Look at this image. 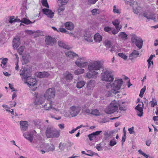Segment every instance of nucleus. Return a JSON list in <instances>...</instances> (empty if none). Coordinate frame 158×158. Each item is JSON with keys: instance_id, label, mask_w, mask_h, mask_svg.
Wrapping results in <instances>:
<instances>
[{"instance_id": "f257e3e1", "label": "nucleus", "mask_w": 158, "mask_h": 158, "mask_svg": "<svg viewBox=\"0 0 158 158\" xmlns=\"http://www.w3.org/2000/svg\"><path fill=\"white\" fill-rule=\"evenodd\" d=\"M101 67L99 61H93L88 65V69L89 71L87 73L86 77L89 78H94L98 73L96 71L100 69Z\"/></svg>"}, {"instance_id": "f03ea898", "label": "nucleus", "mask_w": 158, "mask_h": 158, "mask_svg": "<svg viewBox=\"0 0 158 158\" xmlns=\"http://www.w3.org/2000/svg\"><path fill=\"white\" fill-rule=\"evenodd\" d=\"M23 80H24L25 84H27L33 91H35L37 88L36 80L35 79L30 78V76L24 77H22Z\"/></svg>"}, {"instance_id": "7ed1b4c3", "label": "nucleus", "mask_w": 158, "mask_h": 158, "mask_svg": "<svg viewBox=\"0 0 158 158\" xmlns=\"http://www.w3.org/2000/svg\"><path fill=\"white\" fill-rule=\"evenodd\" d=\"M45 135L48 138H58L60 135V132L52 127H48L45 131Z\"/></svg>"}, {"instance_id": "20e7f679", "label": "nucleus", "mask_w": 158, "mask_h": 158, "mask_svg": "<svg viewBox=\"0 0 158 158\" xmlns=\"http://www.w3.org/2000/svg\"><path fill=\"white\" fill-rule=\"evenodd\" d=\"M123 83V81L122 79L115 80L112 85L108 84L106 85V87L107 88H108L109 87H113V89L111 90V92L114 93H116L117 92L116 90H118L120 89Z\"/></svg>"}, {"instance_id": "39448f33", "label": "nucleus", "mask_w": 158, "mask_h": 158, "mask_svg": "<svg viewBox=\"0 0 158 158\" xmlns=\"http://www.w3.org/2000/svg\"><path fill=\"white\" fill-rule=\"evenodd\" d=\"M118 103L116 101H112L109 106L106 108L105 111L108 114L114 113L118 109Z\"/></svg>"}, {"instance_id": "423d86ee", "label": "nucleus", "mask_w": 158, "mask_h": 158, "mask_svg": "<svg viewBox=\"0 0 158 158\" xmlns=\"http://www.w3.org/2000/svg\"><path fill=\"white\" fill-rule=\"evenodd\" d=\"M55 95V90L54 88H49L46 91L45 97L48 101L54 98Z\"/></svg>"}, {"instance_id": "0eeeda50", "label": "nucleus", "mask_w": 158, "mask_h": 158, "mask_svg": "<svg viewBox=\"0 0 158 158\" xmlns=\"http://www.w3.org/2000/svg\"><path fill=\"white\" fill-rule=\"evenodd\" d=\"M131 40L132 43H134L136 46L139 49H141L142 48L143 41L140 38L137 36L135 35H134L132 36Z\"/></svg>"}, {"instance_id": "6e6552de", "label": "nucleus", "mask_w": 158, "mask_h": 158, "mask_svg": "<svg viewBox=\"0 0 158 158\" xmlns=\"http://www.w3.org/2000/svg\"><path fill=\"white\" fill-rule=\"evenodd\" d=\"M102 77L103 81L108 82L112 81L114 80L113 76L107 71L102 73Z\"/></svg>"}, {"instance_id": "1a4fd4ad", "label": "nucleus", "mask_w": 158, "mask_h": 158, "mask_svg": "<svg viewBox=\"0 0 158 158\" xmlns=\"http://www.w3.org/2000/svg\"><path fill=\"white\" fill-rule=\"evenodd\" d=\"M43 13L50 18H53L54 13L52 10L47 8H44L42 10Z\"/></svg>"}, {"instance_id": "9d476101", "label": "nucleus", "mask_w": 158, "mask_h": 158, "mask_svg": "<svg viewBox=\"0 0 158 158\" xmlns=\"http://www.w3.org/2000/svg\"><path fill=\"white\" fill-rule=\"evenodd\" d=\"M45 42L47 45H52L56 43V40L50 36H47L46 37Z\"/></svg>"}, {"instance_id": "9b49d317", "label": "nucleus", "mask_w": 158, "mask_h": 158, "mask_svg": "<svg viewBox=\"0 0 158 158\" xmlns=\"http://www.w3.org/2000/svg\"><path fill=\"white\" fill-rule=\"evenodd\" d=\"M44 98L40 96H37L35 102V104L37 106L42 105L45 102Z\"/></svg>"}, {"instance_id": "f8f14e48", "label": "nucleus", "mask_w": 158, "mask_h": 158, "mask_svg": "<svg viewBox=\"0 0 158 158\" xmlns=\"http://www.w3.org/2000/svg\"><path fill=\"white\" fill-rule=\"evenodd\" d=\"M143 106L144 104L142 102V105L139 104L135 107V109L138 111L137 115L139 117H141L143 115Z\"/></svg>"}, {"instance_id": "ddd939ff", "label": "nucleus", "mask_w": 158, "mask_h": 158, "mask_svg": "<svg viewBox=\"0 0 158 158\" xmlns=\"http://www.w3.org/2000/svg\"><path fill=\"white\" fill-rule=\"evenodd\" d=\"M129 4L130 6H132L135 13L138 14L139 11L140 7L138 6L137 2H134L133 3L130 2Z\"/></svg>"}, {"instance_id": "4468645a", "label": "nucleus", "mask_w": 158, "mask_h": 158, "mask_svg": "<svg viewBox=\"0 0 158 158\" xmlns=\"http://www.w3.org/2000/svg\"><path fill=\"white\" fill-rule=\"evenodd\" d=\"M84 59L83 60L81 58L78 60L77 61H76L75 63L76 64L80 67H84L88 65V63L85 61H83Z\"/></svg>"}, {"instance_id": "2eb2a0df", "label": "nucleus", "mask_w": 158, "mask_h": 158, "mask_svg": "<svg viewBox=\"0 0 158 158\" xmlns=\"http://www.w3.org/2000/svg\"><path fill=\"white\" fill-rule=\"evenodd\" d=\"M20 39L19 37L14 38L13 41V46L14 49H16L20 44Z\"/></svg>"}, {"instance_id": "dca6fc26", "label": "nucleus", "mask_w": 158, "mask_h": 158, "mask_svg": "<svg viewBox=\"0 0 158 158\" xmlns=\"http://www.w3.org/2000/svg\"><path fill=\"white\" fill-rule=\"evenodd\" d=\"M71 110L72 112H71V114L73 116H76L80 112V108L77 106V107L75 106H72L71 107Z\"/></svg>"}, {"instance_id": "f3484780", "label": "nucleus", "mask_w": 158, "mask_h": 158, "mask_svg": "<svg viewBox=\"0 0 158 158\" xmlns=\"http://www.w3.org/2000/svg\"><path fill=\"white\" fill-rule=\"evenodd\" d=\"M139 54L138 51L136 50H133L132 53L129 54V59L131 60H133L134 58L138 57Z\"/></svg>"}, {"instance_id": "a211bd4d", "label": "nucleus", "mask_w": 158, "mask_h": 158, "mask_svg": "<svg viewBox=\"0 0 158 158\" xmlns=\"http://www.w3.org/2000/svg\"><path fill=\"white\" fill-rule=\"evenodd\" d=\"M21 129L22 131H26L28 129V124L26 121H21L20 123Z\"/></svg>"}, {"instance_id": "6ab92c4d", "label": "nucleus", "mask_w": 158, "mask_h": 158, "mask_svg": "<svg viewBox=\"0 0 158 158\" xmlns=\"http://www.w3.org/2000/svg\"><path fill=\"white\" fill-rule=\"evenodd\" d=\"M23 136L27 139L31 143L33 140V135L29 132H26L23 133Z\"/></svg>"}, {"instance_id": "aec40b11", "label": "nucleus", "mask_w": 158, "mask_h": 158, "mask_svg": "<svg viewBox=\"0 0 158 158\" xmlns=\"http://www.w3.org/2000/svg\"><path fill=\"white\" fill-rule=\"evenodd\" d=\"M64 26L65 28L70 31L73 30L74 28V24L72 22H66L64 24Z\"/></svg>"}, {"instance_id": "412c9836", "label": "nucleus", "mask_w": 158, "mask_h": 158, "mask_svg": "<svg viewBox=\"0 0 158 158\" xmlns=\"http://www.w3.org/2000/svg\"><path fill=\"white\" fill-rule=\"evenodd\" d=\"M49 75V73L46 72H39L37 74V76L40 78L48 77Z\"/></svg>"}, {"instance_id": "4be33fe9", "label": "nucleus", "mask_w": 158, "mask_h": 158, "mask_svg": "<svg viewBox=\"0 0 158 158\" xmlns=\"http://www.w3.org/2000/svg\"><path fill=\"white\" fill-rule=\"evenodd\" d=\"M94 40L96 42L100 43L102 40V37L98 33H97L94 35Z\"/></svg>"}, {"instance_id": "5701e85b", "label": "nucleus", "mask_w": 158, "mask_h": 158, "mask_svg": "<svg viewBox=\"0 0 158 158\" xmlns=\"http://www.w3.org/2000/svg\"><path fill=\"white\" fill-rule=\"evenodd\" d=\"M87 88L88 89H91L95 86V82L94 80H91L87 82Z\"/></svg>"}, {"instance_id": "b1692460", "label": "nucleus", "mask_w": 158, "mask_h": 158, "mask_svg": "<svg viewBox=\"0 0 158 158\" xmlns=\"http://www.w3.org/2000/svg\"><path fill=\"white\" fill-rule=\"evenodd\" d=\"M65 55L67 57L72 58L75 56H77V55L71 51L65 52Z\"/></svg>"}, {"instance_id": "393cba45", "label": "nucleus", "mask_w": 158, "mask_h": 158, "mask_svg": "<svg viewBox=\"0 0 158 158\" xmlns=\"http://www.w3.org/2000/svg\"><path fill=\"white\" fill-rule=\"evenodd\" d=\"M64 75L66 80L70 81L73 79V77L72 75L68 72H66L64 73Z\"/></svg>"}, {"instance_id": "a878e982", "label": "nucleus", "mask_w": 158, "mask_h": 158, "mask_svg": "<svg viewBox=\"0 0 158 158\" xmlns=\"http://www.w3.org/2000/svg\"><path fill=\"white\" fill-rule=\"evenodd\" d=\"M49 103H47L44 105V107L45 109L46 110H49L50 109L52 108V101H49Z\"/></svg>"}, {"instance_id": "bb28decb", "label": "nucleus", "mask_w": 158, "mask_h": 158, "mask_svg": "<svg viewBox=\"0 0 158 158\" xmlns=\"http://www.w3.org/2000/svg\"><path fill=\"white\" fill-rule=\"evenodd\" d=\"M118 37L123 40H125L127 39V35L124 32H120L118 35Z\"/></svg>"}, {"instance_id": "cd10ccee", "label": "nucleus", "mask_w": 158, "mask_h": 158, "mask_svg": "<svg viewBox=\"0 0 158 158\" xmlns=\"http://www.w3.org/2000/svg\"><path fill=\"white\" fill-rule=\"evenodd\" d=\"M85 39L88 41L92 42L93 41L92 37L91 34L86 33L85 35Z\"/></svg>"}, {"instance_id": "c85d7f7f", "label": "nucleus", "mask_w": 158, "mask_h": 158, "mask_svg": "<svg viewBox=\"0 0 158 158\" xmlns=\"http://www.w3.org/2000/svg\"><path fill=\"white\" fill-rule=\"evenodd\" d=\"M27 70L25 68L22 69L20 71V75L23 76V77L28 76L26 74Z\"/></svg>"}, {"instance_id": "c756f323", "label": "nucleus", "mask_w": 158, "mask_h": 158, "mask_svg": "<svg viewBox=\"0 0 158 158\" xmlns=\"http://www.w3.org/2000/svg\"><path fill=\"white\" fill-rule=\"evenodd\" d=\"M59 45L64 48L69 49V47L66 45L64 43L62 42L61 41H59L58 42Z\"/></svg>"}, {"instance_id": "7c9ffc66", "label": "nucleus", "mask_w": 158, "mask_h": 158, "mask_svg": "<svg viewBox=\"0 0 158 158\" xmlns=\"http://www.w3.org/2000/svg\"><path fill=\"white\" fill-rule=\"evenodd\" d=\"M149 103L152 107H154L157 104V102L155 98H153L152 100Z\"/></svg>"}, {"instance_id": "2f4dec72", "label": "nucleus", "mask_w": 158, "mask_h": 158, "mask_svg": "<svg viewBox=\"0 0 158 158\" xmlns=\"http://www.w3.org/2000/svg\"><path fill=\"white\" fill-rule=\"evenodd\" d=\"M112 23L113 25L115 26L116 28H118L121 29V27H119V22L118 19H115L114 21L112 22Z\"/></svg>"}, {"instance_id": "473e14b6", "label": "nucleus", "mask_w": 158, "mask_h": 158, "mask_svg": "<svg viewBox=\"0 0 158 158\" xmlns=\"http://www.w3.org/2000/svg\"><path fill=\"white\" fill-rule=\"evenodd\" d=\"M85 82L84 81H81L78 82L77 85V86L78 88H81L85 85Z\"/></svg>"}, {"instance_id": "72a5a7b5", "label": "nucleus", "mask_w": 158, "mask_h": 158, "mask_svg": "<svg viewBox=\"0 0 158 158\" xmlns=\"http://www.w3.org/2000/svg\"><path fill=\"white\" fill-rule=\"evenodd\" d=\"M143 16L147 18V19H155V16L154 14H151V15L149 16H148L146 13H144L143 14Z\"/></svg>"}, {"instance_id": "f704fd0d", "label": "nucleus", "mask_w": 158, "mask_h": 158, "mask_svg": "<svg viewBox=\"0 0 158 158\" xmlns=\"http://www.w3.org/2000/svg\"><path fill=\"white\" fill-rule=\"evenodd\" d=\"M21 22L27 25H28L31 23V21L27 19L26 18H23L21 20Z\"/></svg>"}, {"instance_id": "c9c22d12", "label": "nucleus", "mask_w": 158, "mask_h": 158, "mask_svg": "<svg viewBox=\"0 0 158 158\" xmlns=\"http://www.w3.org/2000/svg\"><path fill=\"white\" fill-rule=\"evenodd\" d=\"M104 44L107 48H110L112 45L110 41L108 40H106Z\"/></svg>"}, {"instance_id": "e433bc0d", "label": "nucleus", "mask_w": 158, "mask_h": 158, "mask_svg": "<svg viewBox=\"0 0 158 158\" xmlns=\"http://www.w3.org/2000/svg\"><path fill=\"white\" fill-rule=\"evenodd\" d=\"M84 70L82 69H80L76 70L74 72V73L75 74H79L83 73L84 72Z\"/></svg>"}, {"instance_id": "4c0bfd02", "label": "nucleus", "mask_w": 158, "mask_h": 158, "mask_svg": "<svg viewBox=\"0 0 158 158\" xmlns=\"http://www.w3.org/2000/svg\"><path fill=\"white\" fill-rule=\"evenodd\" d=\"M8 61V59L7 58H3L2 61L1 66L3 68L5 67V65L6 64Z\"/></svg>"}, {"instance_id": "58836bf2", "label": "nucleus", "mask_w": 158, "mask_h": 158, "mask_svg": "<svg viewBox=\"0 0 158 158\" xmlns=\"http://www.w3.org/2000/svg\"><path fill=\"white\" fill-rule=\"evenodd\" d=\"M25 47L24 46H21L17 50V51L18 52L19 54L20 55H22L23 53V52L24 49Z\"/></svg>"}, {"instance_id": "ea45409f", "label": "nucleus", "mask_w": 158, "mask_h": 158, "mask_svg": "<svg viewBox=\"0 0 158 158\" xmlns=\"http://www.w3.org/2000/svg\"><path fill=\"white\" fill-rule=\"evenodd\" d=\"M113 12L116 14H120L121 13L120 10L116 8V6H114L113 7Z\"/></svg>"}, {"instance_id": "a19ab883", "label": "nucleus", "mask_w": 158, "mask_h": 158, "mask_svg": "<svg viewBox=\"0 0 158 158\" xmlns=\"http://www.w3.org/2000/svg\"><path fill=\"white\" fill-rule=\"evenodd\" d=\"M42 5L47 8H49V6L47 2V0H42Z\"/></svg>"}, {"instance_id": "79ce46f5", "label": "nucleus", "mask_w": 158, "mask_h": 158, "mask_svg": "<svg viewBox=\"0 0 158 158\" xmlns=\"http://www.w3.org/2000/svg\"><path fill=\"white\" fill-rule=\"evenodd\" d=\"M86 107L85 105H84V106H83V109H82L83 111L87 113L88 114H91V110L88 109H85V108H86Z\"/></svg>"}, {"instance_id": "37998d69", "label": "nucleus", "mask_w": 158, "mask_h": 158, "mask_svg": "<svg viewBox=\"0 0 158 158\" xmlns=\"http://www.w3.org/2000/svg\"><path fill=\"white\" fill-rule=\"evenodd\" d=\"M100 113L97 109H95L91 111V114L95 115H100Z\"/></svg>"}, {"instance_id": "c03bdc74", "label": "nucleus", "mask_w": 158, "mask_h": 158, "mask_svg": "<svg viewBox=\"0 0 158 158\" xmlns=\"http://www.w3.org/2000/svg\"><path fill=\"white\" fill-rule=\"evenodd\" d=\"M118 55L119 56L124 59V60H126L128 57L127 56H126L123 53H119L118 54Z\"/></svg>"}, {"instance_id": "a18cd8bd", "label": "nucleus", "mask_w": 158, "mask_h": 158, "mask_svg": "<svg viewBox=\"0 0 158 158\" xmlns=\"http://www.w3.org/2000/svg\"><path fill=\"white\" fill-rule=\"evenodd\" d=\"M23 61L25 64H27L29 62V60L28 57H26L24 56H23Z\"/></svg>"}, {"instance_id": "49530a36", "label": "nucleus", "mask_w": 158, "mask_h": 158, "mask_svg": "<svg viewBox=\"0 0 158 158\" xmlns=\"http://www.w3.org/2000/svg\"><path fill=\"white\" fill-rule=\"evenodd\" d=\"M146 89L144 87L142 89L140 90V93L139 94V96L142 98L143 97V94L145 91Z\"/></svg>"}, {"instance_id": "de8ad7c7", "label": "nucleus", "mask_w": 158, "mask_h": 158, "mask_svg": "<svg viewBox=\"0 0 158 158\" xmlns=\"http://www.w3.org/2000/svg\"><path fill=\"white\" fill-rule=\"evenodd\" d=\"M98 10H99L98 9H94L91 11V12L92 15H94L96 13L99 14V13L98 12Z\"/></svg>"}, {"instance_id": "09e8293b", "label": "nucleus", "mask_w": 158, "mask_h": 158, "mask_svg": "<svg viewBox=\"0 0 158 158\" xmlns=\"http://www.w3.org/2000/svg\"><path fill=\"white\" fill-rule=\"evenodd\" d=\"M138 152L139 154L142 155L143 156H145L147 158H148V155H147L145 153L143 152V151L139 149L138 151Z\"/></svg>"}, {"instance_id": "8fccbe9b", "label": "nucleus", "mask_w": 158, "mask_h": 158, "mask_svg": "<svg viewBox=\"0 0 158 158\" xmlns=\"http://www.w3.org/2000/svg\"><path fill=\"white\" fill-rule=\"evenodd\" d=\"M116 30L115 29H114L112 31V32L113 34L114 35H115L117 34L118 32L120 30V28H116Z\"/></svg>"}, {"instance_id": "3c124183", "label": "nucleus", "mask_w": 158, "mask_h": 158, "mask_svg": "<svg viewBox=\"0 0 158 158\" xmlns=\"http://www.w3.org/2000/svg\"><path fill=\"white\" fill-rule=\"evenodd\" d=\"M111 30V28L109 27H106L104 28V31L107 32H109Z\"/></svg>"}, {"instance_id": "603ef678", "label": "nucleus", "mask_w": 158, "mask_h": 158, "mask_svg": "<svg viewBox=\"0 0 158 158\" xmlns=\"http://www.w3.org/2000/svg\"><path fill=\"white\" fill-rule=\"evenodd\" d=\"M15 19V18L14 16H12L10 17V19L9 21V23H12L14 22V20Z\"/></svg>"}, {"instance_id": "864d4df0", "label": "nucleus", "mask_w": 158, "mask_h": 158, "mask_svg": "<svg viewBox=\"0 0 158 158\" xmlns=\"http://www.w3.org/2000/svg\"><path fill=\"white\" fill-rule=\"evenodd\" d=\"M60 1V4L61 5H64L66 4L69 0H59Z\"/></svg>"}, {"instance_id": "5fc2aeb1", "label": "nucleus", "mask_w": 158, "mask_h": 158, "mask_svg": "<svg viewBox=\"0 0 158 158\" xmlns=\"http://www.w3.org/2000/svg\"><path fill=\"white\" fill-rule=\"evenodd\" d=\"M116 144L115 141L114 140H111L110 141V145L111 146H113L115 145Z\"/></svg>"}, {"instance_id": "6e6d98bb", "label": "nucleus", "mask_w": 158, "mask_h": 158, "mask_svg": "<svg viewBox=\"0 0 158 158\" xmlns=\"http://www.w3.org/2000/svg\"><path fill=\"white\" fill-rule=\"evenodd\" d=\"M134 128L133 127H132L131 128H130L128 129V131L130 134H132L134 132Z\"/></svg>"}, {"instance_id": "4d7b16f0", "label": "nucleus", "mask_w": 158, "mask_h": 158, "mask_svg": "<svg viewBox=\"0 0 158 158\" xmlns=\"http://www.w3.org/2000/svg\"><path fill=\"white\" fill-rule=\"evenodd\" d=\"M59 31L62 33H66L67 32H68V31H67L65 28H60L59 29Z\"/></svg>"}, {"instance_id": "13d9d810", "label": "nucleus", "mask_w": 158, "mask_h": 158, "mask_svg": "<svg viewBox=\"0 0 158 158\" xmlns=\"http://www.w3.org/2000/svg\"><path fill=\"white\" fill-rule=\"evenodd\" d=\"M64 10V7H60L58 9V12L59 13H60L63 12Z\"/></svg>"}, {"instance_id": "bf43d9fd", "label": "nucleus", "mask_w": 158, "mask_h": 158, "mask_svg": "<svg viewBox=\"0 0 158 158\" xmlns=\"http://www.w3.org/2000/svg\"><path fill=\"white\" fill-rule=\"evenodd\" d=\"M102 132V131H97L95 132H93L92 133V134L94 135H99Z\"/></svg>"}, {"instance_id": "052dcab7", "label": "nucleus", "mask_w": 158, "mask_h": 158, "mask_svg": "<svg viewBox=\"0 0 158 158\" xmlns=\"http://www.w3.org/2000/svg\"><path fill=\"white\" fill-rule=\"evenodd\" d=\"M90 3L94 4L98 0H87Z\"/></svg>"}, {"instance_id": "680f3d73", "label": "nucleus", "mask_w": 158, "mask_h": 158, "mask_svg": "<svg viewBox=\"0 0 158 158\" xmlns=\"http://www.w3.org/2000/svg\"><path fill=\"white\" fill-rule=\"evenodd\" d=\"M147 61L148 62V68H149L151 66V63H152V64H153V63L152 61H151V60H148Z\"/></svg>"}, {"instance_id": "e2e57ef3", "label": "nucleus", "mask_w": 158, "mask_h": 158, "mask_svg": "<svg viewBox=\"0 0 158 158\" xmlns=\"http://www.w3.org/2000/svg\"><path fill=\"white\" fill-rule=\"evenodd\" d=\"M95 154H96V153L90 152L89 154H85V155L90 156H93Z\"/></svg>"}, {"instance_id": "0e129e2a", "label": "nucleus", "mask_w": 158, "mask_h": 158, "mask_svg": "<svg viewBox=\"0 0 158 158\" xmlns=\"http://www.w3.org/2000/svg\"><path fill=\"white\" fill-rule=\"evenodd\" d=\"M126 135H123L122 137V144H123L124 142L125 141L126 139Z\"/></svg>"}, {"instance_id": "69168bd1", "label": "nucleus", "mask_w": 158, "mask_h": 158, "mask_svg": "<svg viewBox=\"0 0 158 158\" xmlns=\"http://www.w3.org/2000/svg\"><path fill=\"white\" fill-rule=\"evenodd\" d=\"M119 108L120 110H126V108L124 106H119Z\"/></svg>"}, {"instance_id": "338daca9", "label": "nucleus", "mask_w": 158, "mask_h": 158, "mask_svg": "<svg viewBox=\"0 0 158 158\" xmlns=\"http://www.w3.org/2000/svg\"><path fill=\"white\" fill-rule=\"evenodd\" d=\"M59 127L60 129H63L64 127V124H58Z\"/></svg>"}, {"instance_id": "774afa93", "label": "nucleus", "mask_w": 158, "mask_h": 158, "mask_svg": "<svg viewBox=\"0 0 158 158\" xmlns=\"http://www.w3.org/2000/svg\"><path fill=\"white\" fill-rule=\"evenodd\" d=\"M93 136H94V135H93V134H92V133L89 134L88 135V137L89 139L90 140H92V138H93Z\"/></svg>"}]
</instances>
